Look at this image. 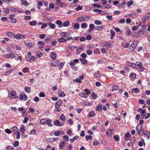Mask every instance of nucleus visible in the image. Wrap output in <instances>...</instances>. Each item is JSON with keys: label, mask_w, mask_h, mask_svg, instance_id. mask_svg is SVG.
<instances>
[{"label": "nucleus", "mask_w": 150, "mask_h": 150, "mask_svg": "<svg viewBox=\"0 0 150 150\" xmlns=\"http://www.w3.org/2000/svg\"><path fill=\"white\" fill-rule=\"evenodd\" d=\"M136 74L134 73H131L130 75V77L132 79L136 78Z\"/></svg>", "instance_id": "nucleus-39"}, {"label": "nucleus", "mask_w": 150, "mask_h": 150, "mask_svg": "<svg viewBox=\"0 0 150 150\" xmlns=\"http://www.w3.org/2000/svg\"><path fill=\"white\" fill-rule=\"evenodd\" d=\"M81 26L82 28H85L87 27V24L86 23H83L81 25Z\"/></svg>", "instance_id": "nucleus-62"}, {"label": "nucleus", "mask_w": 150, "mask_h": 150, "mask_svg": "<svg viewBox=\"0 0 150 150\" xmlns=\"http://www.w3.org/2000/svg\"><path fill=\"white\" fill-rule=\"evenodd\" d=\"M94 52L95 54H100V52L99 49L97 48L94 50Z\"/></svg>", "instance_id": "nucleus-34"}, {"label": "nucleus", "mask_w": 150, "mask_h": 150, "mask_svg": "<svg viewBox=\"0 0 150 150\" xmlns=\"http://www.w3.org/2000/svg\"><path fill=\"white\" fill-rule=\"evenodd\" d=\"M47 120L45 119H42L40 120V123L42 125H45L47 122Z\"/></svg>", "instance_id": "nucleus-28"}, {"label": "nucleus", "mask_w": 150, "mask_h": 150, "mask_svg": "<svg viewBox=\"0 0 150 150\" xmlns=\"http://www.w3.org/2000/svg\"><path fill=\"white\" fill-rule=\"evenodd\" d=\"M93 12H95L100 13L102 11V10L98 9H94L93 10Z\"/></svg>", "instance_id": "nucleus-58"}, {"label": "nucleus", "mask_w": 150, "mask_h": 150, "mask_svg": "<svg viewBox=\"0 0 150 150\" xmlns=\"http://www.w3.org/2000/svg\"><path fill=\"white\" fill-rule=\"evenodd\" d=\"M45 96V93L43 92H42L39 94V96L40 97H44Z\"/></svg>", "instance_id": "nucleus-59"}, {"label": "nucleus", "mask_w": 150, "mask_h": 150, "mask_svg": "<svg viewBox=\"0 0 150 150\" xmlns=\"http://www.w3.org/2000/svg\"><path fill=\"white\" fill-rule=\"evenodd\" d=\"M56 4L61 7H64L66 6V4L61 1V0H56Z\"/></svg>", "instance_id": "nucleus-5"}, {"label": "nucleus", "mask_w": 150, "mask_h": 150, "mask_svg": "<svg viewBox=\"0 0 150 150\" xmlns=\"http://www.w3.org/2000/svg\"><path fill=\"white\" fill-rule=\"evenodd\" d=\"M90 93V91L89 89L87 88L85 89L84 90V92H82L79 94V95L81 97L86 98L88 97V95H89Z\"/></svg>", "instance_id": "nucleus-2"}, {"label": "nucleus", "mask_w": 150, "mask_h": 150, "mask_svg": "<svg viewBox=\"0 0 150 150\" xmlns=\"http://www.w3.org/2000/svg\"><path fill=\"white\" fill-rule=\"evenodd\" d=\"M35 54L39 58L41 57L42 56V53L39 51L36 52Z\"/></svg>", "instance_id": "nucleus-32"}, {"label": "nucleus", "mask_w": 150, "mask_h": 150, "mask_svg": "<svg viewBox=\"0 0 150 150\" xmlns=\"http://www.w3.org/2000/svg\"><path fill=\"white\" fill-rule=\"evenodd\" d=\"M114 138L115 141H117L119 140V136L118 135L114 136Z\"/></svg>", "instance_id": "nucleus-49"}, {"label": "nucleus", "mask_w": 150, "mask_h": 150, "mask_svg": "<svg viewBox=\"0 0 150 150\" xmlns=\"http://www.w3.org/2000/svg\"><path fill=\"white\" fill-rule=\"evenodd\" d=\"M91 6H94V7H96L98 8H100L101 7V5H100L96 3L93 4H91Z\"/></svg>", "instance_id": "nucleus-40"}, {"label": "nucleus", "mask_w": 150, "mask_h": 150, "mask_svg": "<svg viewBox=\"0 0 150 150\" xmlns=\"http://www.w3.org/2000/svg\"><path fill=\"white\" fill-rule=\"evenodd\" d=\"M76 48L77 51L76 53L77 55H79L80 53L81 50H84V48L82 45H81L79 47H76Z\"/></svg>", "instance_id": "nucleus-7"}, {"label": "nucleus", "mask_w": 150, "mask_h": 150, "mask_svg": "<svg viewBox=\"0 0 150 150\" xmlns=\"http://www.w3.org/2000/svg\"><path fill=\"white\" fill-rule=\"evenodd\" d=\"M136 47V45H135L134 42H133L129 47V49L132 50H134Z\"/></svg>", "instance_id": "nucleus-25"}, {"label": "nucleus", "mask_w": 150, "mask_h": 150, "mask_svg": "<svg viewBox=\"0 0 150 150\" xmlns=\"http://www.w3.org/2000/svg\"><path fill=\"white\" fill-rule=\"evenodd\" d=\"M50 56L52 59L55 60L56 58L57 55L54 52H52L51 53Z\"/></svg>", "instance_id": "nucleus-15"}, {"label": "nucleus", "mask_w": 150, "mask_h": 150, "mask_svg": "<svg viewBox=\"0 0 150 150\" xmlns=\"http://www.w3.org/2000/svg\"><path fill=\"white\" fill-rule=\"evenodd\" d=\"M95 27V25L94 24L91 23L89 25V31L91 32L92 30L94 29Z\"/></svg>", "instance_id": "nucleus-19"}, {"label": "nucleus", "mask_w": 150, "mask_h": 150, "mask_svg": "<svg viewBox=\"0 0 150 150\" xmlns=\"http://www.w3.org/2000/svg\"><path fill=\"white\" fill-rule=\"evenodd\" d=\"M69 33L67 32H62L60 35L62 37H66L68 36Z\"/></svg>", "instance_id": "nucleus-14"}, {"label": "nucleus", "mask_w": 150, "mask_h": 150, "mask_svg": "<svg viewBox=\"0 0 150 150\" xmlns=\"http://www.w3.org/2000/svg\"><path fill=\"white\" fill-rule=\"evenodd\" d=\"M21 1L22 4L24 6H27L29 5L28 3L25 0H21Z\"/></svg>", "instance_id": "nucleus-33"}, {"label": "nucleus", "mask_w": 150, "mask_h": 150, "mask_svg": "<svg viewBox=\"0 0 150 150\" xmlns=\"http://www.w3.org/2000/svg\"><path fill=\"white\" fill-rule=\"evenodd\" d=\"M132 92H134L135 93H138L139 92L140 90L137 88H133L132 89Z\"/></svg>", "instance_id": "nucleus-43"}, {"label": "nucleus", "mask_w": 150, "mask_h": 150, "mask_svg": "<svg viewBox=\"0 0 150 150\" xmlns=\"http://www.w3.org/2000/svg\"><path fill=\"white\" fill-rule=\"evenodd\" d=\"M138 134L140 135H142L143 134H144V131L142 130H141L140 131H138Z\"/></svg>", "instance_id": "nucleus-63"}, {"label": "nucleus", "mask_w": 150, "mask_h": 150, "mask_svg": "<svg viewBox=\"0 0 150 150\" xmlns=\"http://www.w3.org/2000/svg\"><path fill=\"white\" fill-rule=\"evenodd\" d=\"M100 74L98 72H96L94 73L93 75L94 76L96 77H98L100 76Z\"/></svg>", "instance_id": "nucleus-52"}, {"label": "nucleus", "mask_w": 150, "mask_h": 150, "mask_svg": "<svg viewBox=\"0 0 150 150\" xmlns=\"http://www.w3.org/2000/svg\"><path fill=\"white\" fill-rule=\"evenodd\" d=\"M110 33L111 34L110 38L111 39H112L113 38L115 35V32L114 31L112 30H111L110 31Z\"/></svg>", "instance_id": "nucleus-42"}, {"label": "nucleus", "mask_w": 150, "mask_h": 150, "mask_svg": "<svg viewBox=\"0 0 150 150\" xmlns=\"http://www.w3.org/2000/svg\"><path fill=\"white\" fill-rule=\"evenodd\" d=\"M47 26V23H43L42 24V26L41 27V28L42 29H44L45 28H46Z\"/></svg>", "instance_id": "nucleus-48"}, {"label": "nucleus", "mask_w": 150, "mask_h": 150, "mask_svg": "<svg viewBox=\"0 0 150 150\" xmlns=\"http://www.w3.org/2000/svg\"><path fill=\"white\" fill-rule=\"evenodd\" d=\"M34 44L33 43H25V46L27 48L30 49L33 47L34 46Z\"/></svg>", "instance_id": "nucleus-11"}, {"label": "nucleus", "mask_w": 150, "mask_h": 150, "mask_svg": "<svg viewBox=\"0 0 150 150\" xmlns=\"http://www.w3.org/2000/svg\"><path fill=\"white\" fill-rule=\"evenodd\" d=\"M90 19V17L88 16L83 15L78 17L76 19V21L79 22L86 21Z\"/></svg>", "instance_id": "nucleus-1"}, {"label": "nucleus", "mask_w": 150, "mask_h": 150, "mask_svg": "<svg viewBox=\"0 0 150 150\" xmlns=\"http://www.w3.org/2000/svg\"><path fill=\"white\" fill-rule=\"evenodd\" d=\"M60 124V122L59 120H56L55 121L54 124L56 126H58Z\"/></svg>", "instance_id": "nucleus-50"}, {"label": "nucleus", "mask_w": 150, "mask_h": 150, "mask_svg": "<svg viewBox=\"0 0 150 150\" xmlns=\"http://www.w3.org/2000/svg\"><path fill=\"white\" fill-rule=\"evenodd\" d=\"M133 4V1H128L127 3V4L128 6L129 7L132 5Z\"/></svg>", "instance_id": "nucleus-55"}, {"label": "nucleus", "mask_w": 150, "mask_h": 150, "mask_svg": "<svg viewBox=\"0 0 150 150\" xmlns=\"http://www.w3.org/2000/svg\"><path fill=\"white\" fill-rule=\"evenodd\" d=\"M142 128V126L141 125H139L137 126L136 127V130L137 131H140L141 130Z\"/></svg>", "instance_id": "nucleus-54"}, {"label": "nucleus", "mask_w": 150, "mask_h": 150, "mask_svg": "<svg viewBox=\"0 0 150 150\" xmlns=\"http://www.w3.org/2000/svg\"><path fill=\"white\" fill-rule=\"evenodd\" d=\"M65 144V142H62L59 144V147L60 149H62L64 147V144Z\"/></svg>", "instance_id": "nucleus-31"}, {"label": "nucleus", "mask_w": 150, "mask_h": 150, "mask_svg": "<svg viewBox=\"0 0 150 150\" xmlns=\"http://www.w3.org/2000/svg\"><path fill=\"white\" fill-rule=\"evenodd\" d=\"M102 110V106L101 105H98L96 106V111H101Z\"/></svg>", "instance_id": "nucleus-24"}, {"label": "nucleus", "mask_w": 150, "mask_h": 150, "mask_svg": "<svg viewBox=\"0 0 150 150\" xmlns=\"http://www.w3.org/2000/svg\"><path fill=\"white\" fill-rule=\"evenodd\" d=\"M142 63L141 62L139 63L138 64H137V69H139L141 67H142Z\"/></svg>", "instance_id": "nucleus-60"}, {"label": "nucleus", "mask_w": 150, "mask_h": 150, "mask_svg": "<svg viewBox=\"0 0 150 150\" xmlns=\"http://www.w3.org/2000/svg\"><path fill=\"white\" fill-rule=\"evenodd\" d=\"M14 37L15 38L19 40L25 38V36L24 35L20 34L16 35H14Z\"/></svg>", "instance_id": "nucleus-8"}, {"label": "nucleus", "mask_w": 150, "mask_h": 150, "mask_svg": "<svg viewBox=\"0 0 150 150\" xmlns=\"http://www.w3.org/2000/svg\"><path fill=\"white\" fill-rule=\"evenodd\" d=\"M131 34V30L129 29H128L126 32L125 35L127 36H129Z\"/></svg>", "instance_id": "nucleus-44"}, {"label": "nucleus", "mask_w": 150, "mask_h": 150, "mask_svg": "<svg viewBox=\"0 0 150 150\" xmlns=\"http://www.w3.org/2000/svg\"><path fill=\"white\" fill-rule=\"evenodd\" d=\"M48 25L50 28L52 29H54L55 27V24L52 23H49L48 24Z\"/></svg>", "instance_id": "nucleus-45"}, {"label": "nucleus", "mask_w": 150, "mask_h": 150, "mask_svg": "<svg viewBox=\"0 0 150 150\" xmlns=\"http://www.w3.org/2000/svg\"><path fill=\"white\" fill-rule=\"evenodd\" d=\"M14 70L15 69H9V70L6 71L5 73V74L6 75H8L11 74L12 72H13L14 71Z\"/></svg>", "instance_id": "nucleus-16"}, {"label": "nucleus", "mask_w": 150, "mask_h": 150, "mask_svg": "<svg viewBox=\"0 0 150 150\" xmlns=\"http://www.w3.org/2000/svg\"><path fill=\"white\" fill-rule=\"evenodd\" d=\"M37 58L36 57L34 56H32L31 57H29L26 59V60L28 62H32L34 60H35L37 59Z\"/></svg>", "instance_id": "nucleus-6"}, {"label": "nucleus", "mask_w": 150, "mask_h": 150, "mask_svg": "<svg viewBox=\"0 0 150 150\" xmlns=\"http://www.w3.org/2000/svg\"><path fill=\"white\" fill-rule=\"evenodd\" d=\"M111 45V44L109 42H105L104 43L103 45L104 46H107L108 47H110Z\"/></svg>", "instance_id": "nucleus-57"}, {"label": "nucleus", "mask_w": 150, "mask_h": 150, "mask_svg": "<svg viewBox=\"0 0 150 150\" xmlns=\"http://www.w3.org/2000/svg\"><path fill=\"white\" fill-rule=\"evenodd\" d=\"M6 34L7 35L10 37H11L13 36H14V35H13V33L11 32H7L6 33Z\"/></svg>", "instance_id": "nucleus-37"}, {"label": "nucleus", "mask_w": 150, "mask_h": 150, "mask_svg": "<svg viewBox=\"0 0 150 150\" xmlns=\"http://www.w3.org/2000/svg\"><path fill=\"white\" fill-rule=\"evenodd\" d=\"M118 88V86L116 85H115L112 86V89L113 90L116 91Z\"/></svg>", "instance_id": "nucleus-61"}, {"label": "nucleus", "mask_w": 150, "mask_h": 150, "mask_svg": "<svg viewBox=\"0 0 150 150\" xmlns=\"http://www.w3.org/2000/svg\"><path fill=\"white\" fill-rule=\"evenodd\" d=\"M7 150H13V147L11 146H9L6 147Z\"/></svg>", "instance_id": "nucleus-64"}, {"label": "nucleus", "mask_w": 150, "mask_h": 150, "mask_svg": "<svg viewBox=\"0 0 150 150\" xmlns=\"http://www.w3.org/2000/svg\"><path fill=\"white\" fill-rule=\"evenodd\" d=\"M60 119L62 121H64L65 120L66 117L62 114L60 116Z\"/></svg>", "instance_id": "nucleus-47"}, {"label": "nucleus", "mask_w": 150, "mask_h": 150, "mask_svg": "<svg viewBox=\"0 0 150 150\" xmlns=\"http://www.w3.org/2000/svg\"><path fill=\"white\" fill-rule=\"evenodd\" d=\"M62 101L61 100H58L55 104V107L56 108H58L61 105Z\"/></svg>", "instance_id": "nucleus-13"}, {"label": "nucleus", "mask_w": 150, "mask_h": 150, "mask_svg": "<svg viewBox=\"0 0 150 150\" xmlns=\"http://www.w3.org/2000/svg\"><path fill=\"white\" fill-rule=\"evenodd\" d=\"M58 41L60 42H66V40L65 39L62 38L58 39Z\"/></svg>", "instance_id": "nucleus-35"}, {"label": "nucleus", "mask_w": 150, "mask_h": 150, "mask_svg": "<svg viewBox=\"0 0 150 150\" xmlns=\"http://www.w3.org/2000/svg\"><path fill=\"white\" fill-rule=\"evenodd\" d=\"M8 96L11 99H18V96L17 95L15 91H12L8 94Z\"/></svg>", "instance_id": "nucleus-3"}, {"label": "nucleus", "mask_w": 150, "mask_h": 150, "mask_svg": "<svg viewBox=\"0 0 150 150\" xmlns=\"http://www.w3.org/2000/svg\"><path fill=\"white\" fill-rule=\"evenodd\" d=\"M52 120L51 119H48L47 120V125L50 127L52 126Z\"/></svg>", "instance_id": "nucleus-36"}, {"label": "nucleus", "mask_w": 150, "mask_h": 150, "mask_svg": "<svg viewBox=\"0 0 150 150\" xmlns=\"http://www.w3.org/2000/svg\"><path fill=\"white\" fill-rule=\"evenodd\" d=\"M17 54L12 53L9 54H6L3 55V56L4 57L6 58H15L16 57V55Z\"/></svg>", "instance_id": "nucleus-4"}, {"label": "nucleus", "mask_w": 150, "mask_h": 150, "mask_svg": "<svg viewBox=\"0 0 150 150\" xmlns=\"http://www.w3.org/2000/svg\"><path fill=\"white\" fill-rule=\"evenodd\" d=\"M70 25V22L69 21H66L63 23V25L64 27H68Z\"/></svg>", "instance_id": "nucleus-21"}, {"label": "nucleus", "mask_w": 150, "mask_h": 150, "mask_svg": "<svg viewBox=\"0 0 150 150\" xmlns=\"http://www.w3.org/2000/svg\"><path fill=\"white\" fill-rule=\"evenodd\" d=\"M56 23L58 25V27L61 28L62 27V21L60 20H57L56 22Z\"/></svg>", "instance_id": "nucleus-18"}, {"label": "nucleus", "mask_w": 150, "mask_h": 150, "mask_svg": "<svg viewBox=\"0 0 150 150\" xmlns=\"http://www.w3.org/2000/svg\"><path fill=\"white\" fill-rule=\"evenodd\" d=\"M79 24L78 23H76L74 26V29L78 30L79 28Z\"/></svg>", "instance_id": "nucleus-26"}, {"label": "nucleus", "mask_w": 150, "mask_h": 150, "mask_svg": "<svg viewBox=\"0 0 150 150\" xmlns=\"http://www.w3.org/2000/svg\"><path fill=\"white\" fill-rule=\"evenodd\" d=\"M12 132L14 134H16L18 132V129L16 127H14L12 128Z\"/></svg>", "instance_id": "nucleus-22"}, {"label": "nucleus", "mask_w": 150, "mask_h": 150, "mask_svg": "<svg viewBox=\"0 0 150 150\" xmlns=\"http://www.w3.org/2000/svg\"><path fill=\"white\" fill-rule=\"evenodd\" d=\"M93 138V137L90 135H87L86 136L85 138L86 141H88V140L91 139Z\"/></svg>", "instance_id": "nucleus-46"}, {"label": "nucleus", "mask_w": 150, "mask_h": 150, "mask_svg": "<svg viewBox=\"0 0 150 150\" xmlns=\"http://www.w3.org/2000/svg\"><path fill=\"white\" fill-rule=\"evenodd\" d=\"M79 61V60L77 59H74L72 62H69V65L71 67L74 66L75 64L77 63Z\"/></svg>", "instance_id": "nucleus-9"}, {"label": "nucleus", "mask_w": 150, "mask_h": 150, "mask_svg": "<svg viewBox=\"0 0 150 150\" xmlns=\"http://www.w3.org/2000/svg\"><path fill=\"white\" fill-rule=\"evenodd\" d=\"M15 15L12 14L9 17V19L11 20V21L13 23H15L16 22V19L13 18V17Z\"/></svg>", "instance_id": "nucleus-10"}, {"label": "nucleus", "mask_w": 150, "mask_h": 150, "mask_svg": "<svg viewBox=\"0 0 150 150\" xmlns=\"http://www.w3.org/2000/svg\"><path fill=\"white\" fill-rule=\"evenodd\" d=\"M126 3V2L125 1H124L122 3L120 4L118 6L119 8L120 9L123 8L124 5V4H125Z\"/></svg>", "instance_id": "nucleus-29"}, {"label": "nucleus", "mask_w": 150, "mask_h": 150, "mask_svg": "<svg viewBox=\"0 0 150 150\" xmlns=\"http://www.w3.org/2000/svg\"><path fill=\"white\" fill-rule=\"evenodd\" d=\"M83 7L82 6H78L77 7L75 8V10L76 11H79L82 9Z\"/></svg>", "instance_id": "nucleus-53"}, {"label": "nucleus", "mask_w": 150, "mask_h": 150, "mask_svg": "<svg viewBox=\"0 0 150 150\" xmlns=\"http://www.w3.org/2000/svg\"><path fill=\"white\" fill-rule=\"evenodd\" d=\"M11 10L15 12H17L19 13H22L23 12V11H19L18 9L13 7L11 8Z\"/></svg>", "instance_id": "nucleus-12"}, {"label": "nucleus", "mask_w": 150, "mask_h": 150, "mask_svg": "<svg viewBox=\"0 0 150 150\" xmlns=\"http://www.w3.org/2000/svg\"><path fill=\"white\" fill-rule=\"evenodd\" d=\"M91 96L93 99H95L96 98L97 96L96 94L93 93L91 94Z\"/></svg>", "instance_id": "nucleus-56"}, {"label": "nucleus", "mask_w": 150, "mask_h": 150, "mask_svg": "<svg viewBox=\"0 0 150 150\" xmlns=\"http://www.w3.org/2000/svg\"><path fill=\"white\" fill-rule=\"evenodd\" d=\"M144 136L145 137H146L148 139H149L150 137V133L148 131H145L144 133Z\"/></svg>", "instance_id": "nucleus-17"}, {"label": "nucleus", "mask_w": 150, "mask_h": 150, "mask_svg": "<svg viewBox=\"0 0 150 150\" xmlns=\"http://www.w3.org/2000/svg\"><path fill=\"white\" fill-rule=\"evenodd\" d=\"M95 115L94 112L93 111L90 112L89 113V116H88V117H92L94 116Z\"/></svg>", "instance_id": "nucleus-38"}, {"label": "nucleus", "mask_w": 150, "mask_h": 150, "mask_svg": "<svg viewBox=\"0 0 150 150\" xmlns=\"http://www.w3.org/2000/svg\"><path fill=\"white\" fill-rule=\"evenodd\" d=\"M37 24V22L35 21H30L29 23L30 25L32 26L35 25Z\"/></svg>", "instance_id": "nucleus-23"}, {"label": "nucleus", "mask_w": 150, "mask_h": 150, "mask_svg": "<svg viewBox=\"0 0 150 150\" xmlns=\"http://www.w3.org/2000/svg\"><path fill=\"white\" fill-rule=\"evenodd\" d=\"M58 94L59 97H64L65 95L64 92L60 90L58 91Z\"/></svg>", "instance_id": "nucleus-20"}, {"label": "nucleus", "mask_w": 150, "mask_h": 150, "mask_svg": "<svg viewBox=\"0 0 150 150\" xmlns=\"http://www.w3.org/2000/svg\"><path fill=\"white\" fill-rule=\"evenodd\" d=\"M105 27V26L104 25H101L100 26H97V28L96 29V30L100 31L101 30H102L103 29V28Z\"/></svg>", "instance_id": "nucleus-41"}, {"label": "nucleus", "mask_w": 150, "mask_h": 150, "mask_svg": "<svg viewBox=\"0 0 150 150\" xmlns=\"http://www.w3.org/2000/svg\"><path fill=\"white\" fill-rule=\"evenodd\" d=\"M19 145V142L18 141H15L13 144V146L15 147Z\"/></svg>", "instance_id": "nucleus-51"}, {"label": "nucleus", "mask_w": 150, "mask_h": 150, "mask_svg": "<svg viewBox=\"0 0 150 150\" xmlns=\"http://www.w3.org/2000/svg\"><path fill=\"white\" fill-rule=\"evenodd\" d=\"M24 89L26 93H30V88L29 87H25Z\"/></svg>", "instance_id": "nucleus-27"}, {"label": "nucleus", "mask_w": 150, "mask_h": 150, "mask_svg": "<svg viewBox=\"0 0 150 150\" xmlns=\"http://www.w3.org/2000/svg\"><path fill=\"white\" fill-rule=\"evenodd\" d=\"M85 59L80 58V61L83 64H86L87 63V61Z\"/></svg>", "instance_id": "nucleus-30"}]
</instances>
